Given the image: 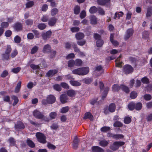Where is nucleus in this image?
<instances>
[{"label": "nucleus", "mask_w": 152, "mask_h": 152, "mask_svg": "<svg viewBox=\"0 0 152 152\" xmlns=\"http://www.w3.org/2000/svg\"><path fill=\"white\" fill-rule=\"evenodd\" d=\"M33 115L36 118L41 119L46 121H49L48 118L40 112L37 110H34L33 112Z\"/></svg>", "instance_id": "nucleus-1"}, {"label": "nucleus", "mask_w": 152, "mask_h": 152, "mask_svg": "<svg viewBox=\"0 0 152 152\" xmlns=\"http://www.w3.org/2000/svg\"><path fill=\"white\" fill-rule=\"evenodd\" d=\"M125 144V142L122 141H116L111 145L110 148L113 151L117 150L120 146H122Z\"/></svg>", "instance_id": "nucleus-2"}, {"label": "nucleus", "mask_w": 152, "mask_h": 152, "mask_svg": "<svg viewBox=\"0 0 152 152\" xmlns=\"http://www.w3.org/2000/svg\"><path fill=\"white\" fill-rule=\"evenodd\" d=\"M36 135L39 142L42 143H46V137L43 134L40 132H37Z\"/></svg>", "instance_id": "nucleus-3"}, {"label": "nucleus", "mask_w": 152, "mask_h": 152, "mask_svg": "<svg viewBox=\"0 0 152 152\" xmlns=\"http://www.w3.org/2000/svg\"><path fill=\"white\" fill-rule=\"evenodd\" d=\"M134 69L131 65L126 64L124 66L123 72L126 75L132 73Z\"/></svg>", "instance_id": "nucleus-4"}, {"label": "nucleus", "mask_w": 152, "mask_h": 152, "mask_svg": "<svg viewBox=\"0 0 152 152\" xmlns=\"http://www.w3.org/2000/svg\"><path fill=\"white\" fill-rule=\"evenodd\" d=\"M134 32V31L132 28H129L127 30L124 37V39L127 40L132 36Z\"/></svg>", "instance_id": "nucleus-5"}, {"label": "nucleus", "mask_w": 152, "mask_h": 152, "mask_svg": "<svg viewBox=\"0 0 152 152\" xmlns=\"http://www.w3.org/2000/svg\"><path fill=\"white\" fill-rule=\"evenodd\" d=\"M43 53H49L51 51V48L50 45L49 44L45 45L42 50Z\"/></svg>", "instance_id": "nucleus-6"}, {"label": "nucleus", "mask_w": 152, "mask_h": 152, "mask_svg": "<svg viewBox=\"0 0 152 152\" xmlns=\"http://www.w3.org/2000/svg\"><path fill=\"white\" fill-rule=\"evenodd\" d=\"M52 34V32L51 31L49 30L46 33H43L42 35V37L44 40H46L50 38Z\"/></svg>", "instance_id": "nucleus-7"}, {"label": "nucleus", "mask_w": 152, "mask_h": 152, "mask_svg": "<svg viewBox=\"0 0 152 152\" xmlns=\"http://www.w3.org/2000/svg\"><path fill=\"white\" fill-rule=\"evenodd\" d=\"M57 20V19L54 17L50 18L48 21V25L50 26H54L56 24Z\"/></svg>", "instance_id": "nucleus-8"}, {"label": "nucleus", "mask_w": 152, "mask_h": 152, "mask_svg": "<svg viewBox=\"0 0 152 152\" xmlns=\"http://www.w3.org/2000/svg\"><path fill=\"white\" fill-rule=\"evenodd\" d=\"M48 104H52L56 101L55 97L52 95L48 96L47 97Z\"/></svg>", "instance_id": "nucleus-9"}, {"label": "nucleus", "mask_w": 152, "mask_h": 152, "mask_svg": "<svg viewBox=\"0 0 152 152\" xmlns=\"http://www.w3.org/2000/svg\"><path fill=\"white\" fill-rule=\"evenodd\" d=\"M91 149L93 152H104V149L97 146L92 147Z\"/></svg>", "instance_id": "nucleus-10"}, {"label": "nucleus", "mask_w": 152, "mask_h": 152, "mask_svg": "<svg viewBox=\"0 0 152 152\" xmlns=\"http://www.w3.org/2000/svg\"><path fill=\"white\" fill-rule=\"evenodd\" d=\"M81 70V75H84L87 74L89 72V68L88 67L80 68Z\"/></svg>", "instance_id": "nucleus-11"}, {"label": "nucleus", "mask_w": 152, "mask_h": 152, "mask_svg": "<svg viewBox=\"0 0 152 152\" xmlns=\"http://www.w3.org/2000/svg\"><path fill=\"white\" fill-rule=\"evenodd\" d=\"M58 72V71L56 69L50 70L46 74V76L49 77L52 76Z\"/></svg>", "instance_id": "nucleus-12"}, {"label": "nucleus", "mask_w": 152, "mask_h": 152, "mask_svg": "<svg viewBox=\"0 0 152 152\" xmlns=\"http://www.w3.org/2000/svg\"><path fill=\"white\" fill-rule=\"evenodd\" d=\"M15 127L17 129H23L25 127L23 123L21 121H18L17 124H15Z\"/></svg>", "instance_id": "nucleus-13"}, {"label": "nucleus", "mask_w": 152, "mask_h": 152, "mask_svg": "<svg viewBox=\"0 0 152 152\" xmlns=\"http://www.w3.org/2000/svg\"><path fill=\"white\" fill-rule=\"evenodd\" d=\"M68 99V96L66 94H62L60 96V100L62 103L64 104L66 102Z\"/></svg>", "instance_id": "nucleus-14"}, {"label": "nucleus", "mask_w": 152, "mask_h": 152, "mask_svg": "<svg viewBox=\"0 0 152 152\" xmlns=\"http://www.w3.org/2000/svg\"><path fill=\"white\" fill-rule=\"evenodd\" d=\"M14 28L16 31H17L21 30L22 29V24L19 22L16 23L15 24Z\"/></svg>", "instance_id": "nucleus-15"}, {"label": "nucleus", "mask_w": 152, "mask_h": 152, "mask_svg": "<svg viewBox=\"0 0 152 152\" xmlns=\"http://www.w3.org/2000/svg\"><path fill=\"white\" fill-rule=\"evenodd\" d=\"M80 140L76 136L73 141V147L74 149H76L78 146Z\"/></svg>", "instance_id": "nucleus-16"}, {"label": "nucleus", "mask_w": 152, "mask_h": 152, "mask_svg": "<svg viewBox=\"0 0 152 152\" xmlns=\"http://www.w3.org/2000/svg\"><path fill=\"white\" fill-rule=\"evenodd\" d=\"M84 119H86L88 118L91 121H93V117L91 114L90 112H88L85 113V116L83 117Z\"/></svg>", "instance_id": "nucleus-17"}, {"label": "nucleus", "mask_w": 152, "mask_h": 152, "mask_svg": "<svg viewBox=\"0 0 152 152\" xmlns=\"http://www.w3.org/2000/svg\"><path fill=\"white\" fill-rule=\"evenodd\" d=\"M84 37V34L82 33L79 32L75 34V37L77 40L82 39Z\"/></svg>", "instance_id": "nucleus-18"}, {"label": "nucleus", "mask_w": 152, "mask_h": 152, "mask_svg": "<svg viewBox=\"0 0 152 152\" xmlns=\"http://www.w3.org/2000/svg\"><path fill=\"white\" fill-rule=\"evenodd\" d=\"M115 105L114 103H112L109 105L108 110L110 112H114L115 111Z\"/></svg>", "instance_id": "nucleus-19"}, {"label": "nucleus", "mask_w": 152, "mask_h": 152, "mask_svg": "<svg viewBox=\"0 0 152 152\" xmlns=\"http://www.w3.org/2000/svg\"><path fill=\"white\" fill-rule=\"evenodd\" d=\"M152 14V7H148L147 9V12L146 14V16L147 17H150Z\"/></svg>", "instance_id": "nucleus-20"}, {"label": "nucleus", "mask_w": 152, "mask_h": 152, "mask_svg": "<svg viewBox=\"0 0 152 152\" xmlns=\"http://www.w3.org/2000/svg\"><path fill=\"white\" fill-rule=\"evenodd\" d=\"M121 57V55H120L119 57L117 59L115 60V62L116 63V66L117 67H120L121 66L122 62L120 61V58Z\"/></svg>", "instance_id": "nucleus-21"}, {"label": "nucleus", "mask_w": 152, "mask_h": 152, "mask_svg": "<svg viewBox=\"0 0 152 152\" xmlns=\"http://www.w3.org/2000/svg\"><path fill=\"white\" fill-rule=\"evenodd\" d=\"M128 107L130 110H133L135 109V103L132 102H130L128 104Z\"/></svg>", "instance_id": "nucleus-22"}, {"label": "nucleus", "mask_w": 152, "mask_h": 152, "mask_svg": "<svg viewBox=\"0 0 152 152\" xmlns=\"http://www.w3.org/2000/svg\"><path fill=\"white\" fill-rule=\"evenodd\" d=\"M121 89V86H119L118 85L114 84L113 85L112 90L113 92L118 91Z\"/></svg>", "instance_id": "nucleus-23"}, {"label": "nucleus", "mask_w": 152, "mask_h": 152, "mask_svg": "<svg viewBox=\"0 0 152 152\" xmlns=\"http://www.w3.org/2000/svg\"><path fill=\"white\" fill-rule=\"evenodd\" d=\"M110 1V0H97V3L100 5H104Z\"/></svg>", "instance_id": "nucleus-24"}, {"label": "nucleus", "mask_w": 152, "mask_h": 152, "mask_svg": "<svg viewBox=\"0 0 152 152\" xmlns=\"http://www.w3.org/2000/svg\"><path fill=\"white\" fill-rule=\"evenodd\" d=\"M57 115V113L55 112H51L49 114V116L51 119H55Z\"/></svg>", "instance_id": "nucleus-25"}, {"label": "nucleus", "mask_w": 152, "mask_h": 152, "mask_svg": "<svg viewBox=\"0 0 152 152\" xmlns=\"http://www.w3.org/2000/svg\"><path fill=\"white\" fill-rule=\"evenodd\" d=\"M67 94L68 96L70 97H72L75 95L76 93L75 91L70 90L67 91Z\"/></svg>", "instance_id": "nucleus-26"}, {"label": "nucleus", "mask_w": 152, "mask_h": 152, "mask_svg": "<svg viewBox=\"0 0 152 152\" xmlns=\"http://www.w3.org/2000/svg\"><path fill=\"white\" fill-rule=\"evenodd\" d=\"M70 83L73 86H79L81 85V84L78 81L71 80L70 81Z\"/></svg>", "instance_id": "nucleus-27"}, {"label": "nucleus", "mask_w": 152, "mask_h": 152, "mask_svg": "<svg viewBox=\"0 0 152 152\" xmlns=\"http://www.w3.org/2000/svg\"><path fill=\"white\" fill-rule=\"evenodd\" d=\"M90 21L91 23L93 24H96L97 23V18L94 16H92L91 17Z\"/></svg>", "instance_id": "nucleus-28"}, {"label": "nucleus", "mask_w": 152, "mask_h": 152, "mask_svg": "<svg viewBox=\"0 0 152 152\" xmlns=\"http://www.w3.org/2000/svg\"><path fill=\"white\" fill-rule=\"evenodd\" d=\"M21 81H19L17 84L15 91V93H17L19 91L21 88Z\"/></svg>", "instance_id": "nucleus-29"}, {"label": "nucleus", "mask_w": 152, "mask_h": 152, "mask_svg": "<svg viewBox=\"0 0 152 152\" xmlns=\"http://www.w3.org/2000/svg\"><path fill=\"white\" fill-rule=\"evenodd\" d=\"M142 105L141 103L138 102L135 103V109L137 110H140L142 108Z\"/></svg>", "instance_id": "nucleus-30"}, {"label": "nucleus", "mask_w": 152, "mask_h": 152, "mask_svg": "<svg viewBox=\"0 0 152 152\" xmlns=\"http://www.w3.org/2000/svg\"><path fill=\"white\" fill-rule=\"evenodd\" d=\"M26 142L28 145L31 148H34L35 146L34 143L32 140H27Z\"/></svg>", "instance_id": "nucleus-31"}, {"label": "nucleus", "mask_w": 152, "mask_h": 152, "mask_svg": "<svg viewBox=\"0 0 152 152\" xmlns=\"http://www.w3.org/2000/svg\"><path fill=\"white\" fill-rule=\"evenodd\" d=\"M109 90V89L108 87H106L104 88V92H103V95L102 97V99H104L105 98L106 96L107 95Z\"/></svg>", "instance_id": "nucleus-32"}, {"label": "nucleus", "mask_w": 152, "mask_h": 152, "mask_svg": "<svg viewBox=\"0 0 152 152\" xmlns=\"http://www.w3.org/2000/svg\"><path fill=\"white\" fill-rule=\"evenodd\" d=\"M81 70L80 68H78L77 69H74L72 71V73L74 74L78 75H81Z\"/></svg>", "instance_id": "nucleus-33"}, {"label": "nucleus", "mask_w": 152, "mask_h": 152, "mask_svg": "<svg viewBox=\"0 0 152 152\" xmlns=\"http://www.w3.org/2000/svg\"><path fill=\"white\" fill-rule=\"evenodd\" d=\"M11 98L14 100V102L12 104L13 105H15L18 102V97L15 96L13 95L11 96Z\"/></svg>", "instance_id": "nucleus-34"}, {"label": "nucleus", "mask_w": 152, "mask_h": 152, "mask_svg": "<svg viewBox=\"0 0 152 152\" xmlns=\"http://www.w3.org/2000/svg\"><path fill=\"white\" fill-rule=\"evenodd\" d=\"M69 108V107L68 106L63 107L61 109L60 112L62 113H65L68 111Z\"/></svg>", "instance_id": "nucleus-35"}, {"label": "nucleus", "mask_w": 152, "mask_h": 152, "mask_svg": "<svg viewBox=\"0 0 152 152\" xmlns=\"http://www.w3.org/2000/svg\"><path fill=\"white\" fill-rule=\"evenodd\" d=\"M103 44L104 41L102 39L97 40L96 42V45L98 47L102 46Z\"/></svg>", "instance_id": "nucleus-36"}, {"label": "nucleus", "mask_w": 152, "mask_h": 152, "mask_svg": "<svg viewBox=\"0 0 152 152\" xmlns=\"http://www.w3.org/2000/svg\"><path fill=\"white\" fill-rule=\"evenodd\" d=\"M39 49V48L36 46H34L31 49V53L33 54L36 53Z\"/></svg>", "instance_id": "nucleus-37"}, {"label": "nucleus", "mask_w": 152, "mask_h": 152, "mask_svg": "<svg viewBox=\"0 0 152 152\" xmlns=\"http://www.w3.org/2000/svg\"><path fill=\"white\" fill-rule=\"evenodd\" d=\"M124 13L122 12H116L115 13V16L114 17V19H116V18H119L120 17H122Z\"/></svg>", "instance_id": "nucleus-38"}, {"label": "nucleus", "mask_w": 152, "mask_h": 152, "mask_svg": "<svg viewBox=\"0 0 152 152\" xmlns=\"http://www.w3.org/2000/svg\"><path fill=\"white\" fill-rule=\"evenodd\" d=\"M80 12V7L78 5H77L75 7L74 12L75 14H78Z\"/></svg>", "instance_id": "nucleus-39"}, {"label": "nucleus", "mask_w": 152, "mask_h": 152, "mask_svg": "<svg viewBox=\"0 0 152 152\" xmlns=\"http://www.w3.org/2000/svg\"><path fill=\"white\" fill-rule=\"evenodd\" d=\"M121 89L125 92L126 93H128L129 91V88L124 85H121Z\"/></svg>", "instance_id": "nucleus-40"}, {"label": "nucleus", "mask_w": 152, "mask_h": 152, "mask_svg": "<svg viewBox=\"0 0 152 152\" xmlns=\"http://www.w3.org/2000/svg\"><path fill=\"white\" fill-rule=\"evenodd\" d=\"M53 88L54 89L58 91H60L61 89V86L59 84H56L54 85Z\"/></svg>", "instance_id": "nucleus-41"}, {"label": "nucleus", "mask_w": 152, "mask_h": 152, "mask_svg": "<svg viewBox=\"0 0 152 152\" xmlns=\"http://www.w3.org/2000/svg\"><path fill=\"white\" fill-rule=\"evenodd\" d=\"M89 11L91 13H94L97 11V9L95 6H93L90 8Z\"/></svg>", "instance_id": "nucleus-42"}, {"label": "nucleus", "mask_w": 152, "mask_h": 152, "mask_svg": "<svg viewBox=\"0 0 152 152\" xmlns=\"http://www.w3.org/2000/svg\"><path fill=\"white\" fill-rule=\"evenodd\" d=\"M58 10L56 8L53 9L51 10V15L52 16H54L56 15L58 12Z\"/></svg>", "instance_id": "nucleus-43"}, {"label": "nucleus", "mask_w": 152, "mask_h": 152, "mask_svg": "<svg viewBox=\"0 0 152 152\" xmlns=\"http://www.w3.org/2000/svg\"><path fill=\"white\" fill-rule=\"evenodd\" d=\"M46 27V26L45 24L44 23H39L38 25V28L41 30L45 29Z\"/></svg>", "instance_id": "nucleus-44"}, {"label": "nucleus", "mask_w": 152, "mask_h": 152, "mask_svg": "<svg viewBox=\"0 0 152 152\" xmlns=\"http://www.w3.org/2000/svg\"><path fill=\"white\" fill-rule=\"evenodd\" d=\"M108 144L107 141L106 140H102L99 142L100 145L103 147L107 146Z\"/></svg>", "instance_id": "nucleus-45"}, {"label": "nucleus", "mask_w": 152, "mask_h": 152, "mask_svg": "<svg viewBox=\"0 0 152 152\" xmlns=\"http://www.w3.org/2000/svg\"><path fill=\"white\" fill-rule=\"evenodd\" d=\"M113 126L115 127H121L123 124L120 121H116L114 123Z\"/></svg>", "instance_id": "nucleus-46"}, {"label": "nucleus", "mask_w": 152, "mask_h": 152, "mask_svg": "<svg viewBox=\"0 0 152 152\" xmlns=\"http://www.w3.org/2000/svg\"><path fill=\"white\" fill-rule=\"evenodd\" d=\"M9 143H10V145L11 146H14L15 145V141L14 139L12 137H10L8 140Z\"/></svg>", "instance_id": "nucleus-47"}, {"label": "nucleus", "mask_w": 152, "mask_h": 152, "mask_svg": "<svg viewBox=\"0 0 152 152\" xmlns=\"http://www.w3.org/2000/svg\"><path fill=\"white\" fill-rule=\"evenodd\" d=\"M75 65L77 66H80L82 63V61L79 59H77L75 61Z\"/></svg>", "instance_id": "nucleus-48"}, {"label": "nucleus", "mask_w": 152, "mask_h": 152, "mask_svg": "<svg viewBox=\"0 0 152 152\" xmlns=\"http://www.w3.org/2000/svg\"><path fill=\"white\" fill-rule=\"evenodd\" d=\"M75 65V61L73 60H70L68 62V66L72 67Z\"/></svg>", "instance_id": "nucleus-49"}, {"label": "nucleus", "mask_w": 152, "mask_h": 152, "mask_svg": "<svg viewBox=\"0 0 152 152\" xmlns=\"http://www.w3.org/2000/svg\"><path fill=\"white\" fill-rule=\"evenodd\" d=\"M149 32L147 31H144L142 33V37L146 39L148 37Z\"/></svg>", "instance_id": "nucleus-50"}, {"label": "nucleus", "mask_w": 152, "mask_h": 152, "mask_svg": "<svg viewBox=\"0 0 152 152\" xmlns=\"http://www.w3.org/2000/svg\"><path fill=\"white\" fill-rule=\"evenodd\" d=\"M124 136L121 134H115L114 139L116 140H118L120 139H122L124 138Z\"/></svg>", "instance_id": "nucleus-51"}, {"label": "nucleus", "mask_w": 152, "mask_h": 152, "mask_svg": "<svg viewBox=\"0 0 152 152\" xmlns=\"http://www.w3.org/2000/svg\"><path fill=\"white\" fill-rule=\"evenodd\" d=\"M141 81L143 83L148 84L149 83V80L148 78L146 77H144L142 78L141 80Z\"/></svg>", "instance_id": "nucleus-52"}, {"label": "nucleus", "mask_w": 152, "mask_h": 152, "mask_svg": "<svg viewBox=\"0 0 152 152\" xmlns=\"http://www.w3.org/2000/svg\"><path fill=\"white\" fill-rule=\"evenodd\" d=\"M21 40L20 37L18 36H16L14 38L15 42L17 43H20V42Z\"/></svg>", "instance_id": "nucleus-53"}, {"label": "nucleus", "mask_w": 152, "mask_h": 152, "mask_svg": "<svg viewBox=\"0 0 152 152\" xmlns=\"http://www.w3.org/2000/svg\"><path fill=\"white\" fill-rule=\"evenodd\" d=\"M131 121V118L128 117H125L124 120V123L126 124H129Z\"/></svg>", "instance_id": "nucleus-54"}, {"label": "nucleus", "mask_w": 152, "mask_h": 152, "mask_svg": "<svg viewBox=\"0 0 152 152\" xmlns=\"http://www.w3.org/2000/svg\"><path fill=\"white\" fill-rule=\"evenodd\" d=\"M110 129V128L109 127L104 126L101 129V130L102 132H106L109 130Z\"/></svg>", "instance_id": "nucleus-55"}, {"label": "nucleus", "mask_w": 152, "mask_h": 152, "mask_svg": "<svg viewBox=\"0 0 152 152\" xmlns=\"http://www.w3.org/2000/svg\"><path fill=\"white\" fill-rule=\"evenodd\" d=\"M137 93L135 91L132 92L130 94V97L132 99L135 98L137 97Z\"/></svg>", "instance_id": "nucleus-56"}, {"label": "nucleus", "mask_w": 152, "mask_h": 152, "mask_svg": "<svg viewBox=\"0 0 152 152\" xmlns=\"http://www.w3.org/2000/svg\"><path fill=\"white\" fill-rule=\"evenodd\" d=\"M84 83L86 84H89L92 81V80L90 78H85L83 80Z\"/></svg>", "instance_id": "nucleus-57"}, {"label": "nucleus", "mask_w": 152, "mask_h": 152, "mask_svg": "<svg viewBox=\"0 0 152 152\" xmlns=\"http://www.w3.org/2000/svg\"><path fill=\"white\" fill-rule=\"evenodd\" d=\"M41 20L43 22H47L48 21V18L46 15H43L41 18Z\"/></svg>", "instance_id": "nucleus-58"}, {"label": "nucleus", "mask_w": 152, "mask_h": 152, "mask_svg": "<svg viewBox=\"0 0 152 152\" xmlns=\"http://www.w3.org/2000/svg\"><path fill=\"white\" fill-rule=\"evenodd\" d=\"M94 37L96 40L101 39V36L97 33H95L94 35Z\"/></svg>", "instance_id": "nucleus-59"}, {"label": "nucleus", "mask_w": 152, "mask_h": 152, "mask_svg": "<svg viewBox=\"0 0 152 152\" xmlns=\"http://www.w3.org/2000/svg\"><path fill=\"white\" fill-rule=\"evenodd\" d=\"M97 11L99 13L102 15H104L105 14V12L104 10L101 8H99L97 9Z\"/></svg>", "instance_id": "nucleus-60"}, {"label": "nucleus", "mask_w": 152, "mask_h": 152, "mask_svg": "<svg viewBox=\"0 0 152 152\" xmlns=\"http://www.w3.org/2000/svg\"><path fill=\"white\" fill-rule=\"evenodd\" d=\"M20 67H18L16 68L12 69V71L14 73H17L20 71Z\"/></svg>", "instance_id": "nucleus-61"}, {"label": "nucleus", "mask_w": 152, "mask_h": 152, "mask_svg": "<svg viewBox=\"0 0 152 152\" xmlns=\"http://www.w3.org/2000/svg\"><path fill=\"white\" fill-rule=\"evenodd\" d=\"M12 49L10 46V45H7V48L5 51V53L9 54L11 51Z\"/></svg>", "instance_id": "nucleus-62"}, {"label": "nucleus", "mask_w": 152, "mask_h": 152, "mask_svg": "<svg viewBox=\"0 0 152 152\" xmlns=\"http://www.w3.org/2000/svg\"><path fill=\"white\" fill-rule=\"evenodd\" d=\"M30 66L31 68L34 70L37 69L39 68V67L38 65H35L33 64H31Z\"/></svg>", "instance_id": "nucleus-63"}, {"label": "nucleus", "mask_w": 152, "mask_h": 152, "mask_svg": "<svg viewBox=\"0 0 152 152\" xmlns=\"http://www.w3.org/2000/svg\"><path fill=\"white\" fill-rule=\"evenodd\" d=\"M34 3L33 1H29L26 4V7L27 8H29L33 6L34 5Z\"/></svg>", "instance_id": "nucleus-64"}]
</instances>
